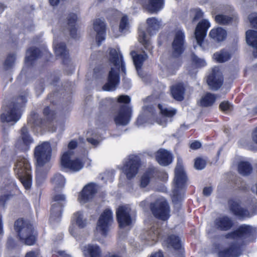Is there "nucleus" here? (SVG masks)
I'll return each mask as SVG.
<instances>
[{"instance_id":"f257e3e1","label":"nucleus","mask_w":257,"mask_h":257,"mask_svg":"<svg viewBox=\"0 0 257 257\" xmlns=\"http://www.w3.org/2000/svg\"><path fill=\"white\" fill-rule=\"evenodd\" d=\"M256 235V229L252 226L246 224L239 225L235 230L226 233L225 237L241 240V242H232L228 247L218 251V257H239L242 253L243 246L246 242L254 241Z\"/></svg>"},{"instance_id":"f03ea898","label":"nucleus","mask_w":257,"mask_h":257,"mask_svg":"<svg viewBox=\"0 0 257 257\" xmlns=\"http://www.w3.org/2000/svg\"><path fill=\"white\" fill-rule=\"evenodd\" d=\"M25 95L13 97L12 100L5 107L4 112L0 115V120L3 123L16 122L21 117L22 108L27 102Z\"/></svg>"},{"instance_id":"7ed1b4c3","label":"nucleus","mask_w":257,"mask_h":257,"mask_svg":"<svg viewBox=\"0 0 257 257\" xmlns=\"http://www.w3.org/2000/svg\"><path fill=\"white\" fill-rule=\"evenodd\" d=\"M14 229L22 243L30 246L36 242L38 233L29 220L22 218L18 219L15 222Z\"/></svg>"},{"instance_id":"20e7f679","label":"nucleus","mask_w":257,"mask_h":257,"mask_svg":"<svg viewBox=\"0 0 257 257\" xmlns=\"http://www.w3.org/2000/svg\"><path fill=\"white\" fill-rule=\"evenodd\" d=\"M175 188L173 191L172 201L178 203L182 200L187 189L188 177L185 171L183 162L181 158H177L175 169Z\"/></svg>"},{"instance_id":"39448f33","label":"nucleus","mask_w":257,"mask_h":257,"mask_svg":"<svg viewBox=\"0 0 257 257\" xmlns=\"http://www.w3.org/2000/svg\"><path fill=\"white\" fill-rule=\"evenodd\" d=\"M14 170L18 178L26 190L31 188L32 183L31 166L24 157H19L15 165Z\"/></svg>"},{"instance_id":"423d86ee","label":"nucleus","mask_w":257,"mask_h":257,"mask_svg":"<svg viewBox=\"0 0 257 257\" xmlns=\"http://www.w3.org/2000/svg\"><path fill=\"white\" fill-rule=\"evenodd\" d=\"M43 113L46 119L41 118L36 112H32L31 113L27 122L32 128L35 129L37 127L42 128L52 122L56 117V111L51 110L49 106L45 107Z\"/></svg>"},{"instance_id":"0eeeda50","label":"nucleus","mask_w":257,"mask_h":257,"mask_svg":"<svg viewBox=\"0 0 257 257\" xmlns=\"http://www.w3.org/2000/svg\"><path fill=\"white\" fill-rule=\"evenodd\" d=\"M34 156L37 165L40 167H43L51 158L52 148L50 143L43 142L37 146L34 149Z\"/></svg>"},{"instance_id":"6e6552de","label":"nucleus","mask_w":257,"mask_h":257,"mask_svg":"<svg viewBox=\"0 0 257 257\" xmlns=\"http://www.w3.org/2000/svg\"><path fill=\"white\" fill-rule=\"evenodd\" d=\"M185 34L182 30L175 32L173 40L171 43V56L173 58H180L186 50Z\"/></svg>"},{"instance_id":"1a4fd4ad","label":"nucleus","mask_w":257,"mask_h":257,"mask_svg":"<svg viewBox=\"0 0 257 257\" xmlns=\"http://www.w3.org/2000/svg\"><path fill=\"white\" fill-rule=\"evenodd\" d=\"M150 208L154 217L158 219L166 221L170 216V206L166 200H157L151 203Z\"/></svg>"},{"instance_id":"9d476101","label":"nucleus","mask_w":257,"mask_h":257,"mask_svg":"<svg viewBox=\"0 0 257 257\" xmlns=\"http://www.w3.org/2000/svg\"><path fill=\"white\" fill-rule=\"evenodd\" d=\"M141 166L140 159L136 156H133L128 158L122 167L123 172L128 180L134 178L138 174Z\"/></svg>"},{"instance_id":"9b49d317","label":"nucleus","mask_w":257,"mask_h":257,"mask_svg":"<svg viewBox=\"0 0 257 257\" xmlns=\"http://www.w3.org/2000/svg\"><path fill=\"white\" fill-rule=\"evenodd\" d=\"M113 221V214L109 209H105L100 214L97 222L96 229L103 235H106Z\"/></svg>"},{"instance_id":"f8f14e48","label":"nucleus","mask_w":257,"mask_h":257,"mask_svg":"<svg viewBox=\"0 0 257 257\" xmlns=\"http://www.w3.org/2000/svg\"><path fill=\"white\" fill-rule=\"evenodd\" d=\"M162 176L163 178H168V174L165 171H161L154 167H149L143 173L140 179V186L142 188L146 187L150 183L151 179L155 177Z\"/></svg>"},{"instance_id":"ddd939ff","label":"nucleus","mask_w":257,"mask_h":257,"mask_svg":"<svg viewBox=\"0 0 257 257\" xmlns=\"http://www.w3.org/2000/svg\"><path fill=\"white\" fill-rule=\"evenodd\" d=\"M208 85L214 90H218L223 85L224 77L222 73L218 67H214L208 75L206 79Z\"/></svg>"},{"instance_id":"4468645a","label":"nucleus","mask_w":257,"mask_h":257,"mask_svg":"<svg viewBox=\"0 0 257 257\" xmlns=\"http://www.w3.org/2000/svg\"><path fill=\"white\" fill-rule=\"evenodd\" d=\"M132 116V109L127 105H121L113 118L116 125H126L130 121Z\"/></svg>"},{"instance_id":"2eb2a0df","label":"nucleus","mask_w":257,"mask_h":257,"mask_svg":"<svg viewBox=\"0 0 257 257\" xmlns=\"http://www.w3.org/2000/svg\"><path fill=\"white\" fill-rule=\"evenodd\" d=\"M71 154L68 152H65L61 159L62 166L74 172H77L81 170L84 166L82 161L76 158L74 160H71Z\"/></svg>"},{"instance_id":"dca6fc26","label":"nucleus","mask_w":257,"mask_h":257,"mask_svg":"<svg viewBox=\"0 0 257 257\" xmlns=\"http://www.w3.org/2000/svg\"><path fill=\"white\" fill-rule=\"evenodd\" d=\"M143 9L150 14H157L165 6V0H138Z\"/></svg>"},{"instance_id":"f3484780","label":"nucleus","mask_w":257,"mask_h":257,"mask_svg":"<svg viewBox=\"0 0 257 257\" xmlns=\"http://www.w3.org/2000/svg\"><path fill=\"white\" fill-rule=\"evenodd\" d=\"M97 191L96 184L94 183H89L84 186L79 193L78 200L80 203H86L94 198Z\"/></svg>"},{"instance_id":"a211bd4d","label":"nucleus","mask_w":257,"mask_h":257,"mask_svg":"<svg viewBox=\"0 0 257 257\" xmlns=\"http://www.w3.org/2000/svg\"><path fill=\"white\" fill-rule=\"evenodd\" d=\"M119 71L118 69L115 70L113 67L111 68L108 74L107 82L102 86L103 90L110 91L116 89L120 82Z\"/></svg>"},{"instance_id":"6ab92c4d","label":"nucleus","mask_w":257,"mask_h":257,"mask_svg":"<svg viewBox=\"0 0 257 257\" xmlns=\"http://www.w3.org/2000/svg\"><path fill=\"white\" fill-rule=\"evenodd\" d=\"M117 221L120 228L129 226L132 224V220L128 208L125 206H119L116 211Z\"/></svg>"},{"instance_id":"aec40b11","label":"nucleus","mask_w":257,"mask_h":257,"mask_svg":"<svg viewBox=\"0 0 257 257\" xmlns=\"http://www.w3.org/2000/svg\"><path fill=\"white\" fill-rule=\"evenodd\" d=\"M210 27V23L205 19L202 20L197 25L195 31V37L199 45L201 46L202 44Z\"/></svg>"},{"instance_id":"412c9836","label":"nucleus","mask_w":257,"mask_h":257,"mask_svg":"<svg viewBox=\"0 0 257 257\" xmlns=\"http://www.w3.org/2000/svg\"><path fill=\"white\" fill-rule=\"evenodd\" d=\"M52 201L56 202L53 204L51 208V214L54 216L60 217L63 208L65 204L66 197L62 194H57L52 197Z\"/></svg>"},{"instance_id":"4be33fe9","label":"nucleus","mask_w":257,"mask_h":257,"mask_svg":"<svg viewBox=\"0 0 257 257\" xmlns=\"http://www.w3.org/2000/svg\"><path fill=\"white\" fill-rule=\"evenodd\" d=\"M215 228L221 231H227L230 230L234 226L232 219L227 215H223L217 217L214 221Z\"/></svg>"},{"instance_id":"5701e85b","label":"nucleus","mask_w":257,"mask_h":257,"mask_svg":"<svg viewBox=\"0 0 257 257\" xmlns=\"http://www.w3.org/2000/svg\"><path fill=\"white\" fill-rule=\"evenodd\" d=\"M155 159L160 165L167 166L172 163L173 156L169 151L161 148L156 152Z\"/></svg>"},{"instance_id":"b1692460","label":"nucleus","mask_w":257,"mask_h":257,"mask_svg":"<svg viewBox=\"0 0 257 257\" xmlns=\"http://www.w3.org/2000/svg\"><path fill=\"white\" fill-rule=\"evenodd\" d=\"M93 29L96 32V40L98 46L105 39L106 24L101 19H96L93 22Z\"/></svg>"},{"instance_id":"393cba45","label":"nucleus","mask_w":257,"mask_h":257,"mask_svg":"<svg viewBox=\"0 0 257 257\" xmlns=\"http://www.w3.org/2000/svg\"><path fill=\"white\" fill-rule=\"evenodd\" d=\"M56 56L62 59V63L64 65H68L70 62L69 51L67 49L64 42L58 43L54 47Z\"/></svg>"},{"instance_id":"a878e982","label":"nucleus","mask_w":257,"mask_h":257,"mask_svg":"<svg viewBox=\"0 0 257 257\" xmlns=\"http://www.w3.org/2000/svg\"><path fill=\"white\" fill-rule=\"evenodd\" d=\"M228 204L230 210L232 213L240 218L249 217V212L247 209L242 208L240 204L236 202L233 199H230L228 200Z\"/></svg>"},{"instance_id":"bb28decb","label":"nucleus","mask_w":257,"mask_h":257,"mask_svg":"<svg viewBox=\"0 0 257 257\" xmlns=\"http://www.w3.org/2000/svg\"><path fill=\"white\" fill-rule=\"evenodd\" d=\"M186 88L182 82H178L170 87L172 97L178 101H182L184 99Z\"/></svg>"},{"instance_id":"cd10ccee","label":"nucleus","mask_w":257,"mask_h":257,"mask_svg":"<svg viewBox=\"0 0 257 257\" xmlns=\"http://www.w3.org/2000/svg\"><path fill=\"white\" fill-rule=\"evenodd\" d=\"M77 16L76 14L70 13L67 17V25L69 27V34L72 38L77 40L80 36L77 35V29L76 27L77 21Z\"/></svg>"},{"instance_id":"c85d7f7f","label":"nucleus","mask_w":257,"mask_h":257,"mask_svg":"<svg viewBox=\"0 0 257 257\" xmlns=\"http://www.w3.org/2000/svg\"><path fill=\"white\" fill-rule=\"evenodd\" d=\"M83 252L85 257H102V251L97 244H88L84 246Z\"/></svg>"},{"instance_id":"c756f323","label":"nucleus","mask_w":257,"mask_h":257,"mask_svg":"<svg viewBox=\"0 0 257 257\" xmlns=\"http://www.w3.org/2000/svg\"><path fill=\"white\" fill-rule=\"evenodd\" d=\"M209 36L214 41L221 42L224 41L227 37L226 31L221 27L212 29L209 32Z\"/></svg>"},{"instance_id":"7c9ffc66","label":"nucleus","mask_w":257,"mask_h":257,"mask_svg":"<svg viewBox=\"0 0 257 257\" xmlns=\"http://www.w3.org/2000/svg\"><path fill=\"white\" fill-rule=\"evenodd\" d=\"M238 173L243 176H248L253 172V167L250 163L246 161H240L237 164Z\"/></svg>"},{"instance_id":"2f4dec72","label":"nucleus","mask_w":257,"mask_h":257,"mask_svg":"<svg viewBox=\"0 0 257 257\" xmlns=\"http://www.w3.org/2000/svg\"><path fill=\"white\" fill-rule=\"evenodd\" d=\"M29 54L25 58V63L30 65H32L34 61L37 60L41 55V51L36 47H30L27 51Z\"/></svg>"},{"instance_id":"473e14b6","label":"nucleus","mask_w":257,"mask_h":257,"mask_svg":"<svg viewBox=\"0 0 257 257\" xmlns=\"http://www.w3.org/2000/svg\"><path fill=\"white\" fill-rule=\"evenodd\" d=\"M245 35L247 44L255 50L254 55L257 56V31L248 30L246 32Z\"/></svg>"},{"instance_id":"72a5a7b5","label":"nucleus","mask_w":257,"mask_h":257,"mask_svg":"<svg viewBox=\"0 0 257 257\" xmlns=\"http://www.w3.org/2000/svg\"><path fill=\"white\" fill-rule=\"evenodd\" d=\"M231 53L225 49H222L218 52H215L213 55L215 61L219 63H224L230 59Z\"/></svg>"},{"instance_id":"f704fd0d","label":"nucleus","mask_w":257,"mask_h":257,"mask_svg":"<svg viewBox=\"0 0 257 257\" xmlns=\"http://www.w3.org/2000/svg\"><path fill=\"white\" fill-rule=\"evenodd\" d=\"M166 242L169 247H171L175 250H178L181 248L182 244L180 238L176 235H169L166 239Z\"/></svg>"},{"instance_id":"c9c22d12","label":"nucleus","mask_w":257,"mask_h":257,"mask_svg":"<svg viewBox=\"0 0 257 257\" xmlns=\"http://www.w3.org/2000/svg\"><path fill=\"white\" fill-rule=\"evenodd\" d=\"M131 54L133 57L134 64L137 70L140 69L144 62L147 59L148 55L144 52L143 54H137L136 52L133 51L131 52Z\"/></svg>"},{"instance_id":"e433bc0d","label":"nucleus","mask_w":257,"mask_h":257,"mask_svg":"<svg viewBox=\"0 0 257 257\" xmlns=\"http://www.w3.org/2000/svg\"><path fill=\"white\" fill-rule=\"evenodd\" d=\"M216 100V96L214 94L207 92L200 99V105L202 107H207L212 106Z\"/></svg>"},{"instance_id":"4c0bfd02","label":"nucleus","mask_w":257,"mask_h":257,"mask_svg":"<svg viewBox=\"0 0 257 257\" xmlns=\"http://www.w3.org/2000/svg\"><path fill=\"white\" fill-rule=\"evenodd\" d=\"M109 61L111 62L117 69H119L120 55L122 54L118 53L114 48H110L109 52Z\"/></svg>"},{"instance_id":"58836bf2","label":"nucleus","mask_w":257,"mask_h":257,"mask_svg":"<svg viewBox=\"0 0 257 257\" xmlns=\"http://www.w3.org/2000/svg\"><path fill=\"white\" fill-rule=\"evenodd\" d=\"M21 138L23 141V144L26 146L28 150L30 145L33 143V140L30 136L27 127L25 126L22 127L21 130Z\"/></svg>"},{"instance_id":"ea45409f","label":"nucleus","mask_w":257,"mask_h":257,"mask_svg":"<svg viewBox=\"0 0 257 257\" xmlns=\"http://www.w3.org/2000/svg\"><path fill=\"white\" fill-rule=\"evenodd\" d=\"M138 40L147 50L149 51H152L153 47L150 40L147 39L146 34L145 31H142L139 33Z\"/></svg>"},{"instance_id":"a19ab883","label":"nucleus","mask_w":257,"mask_h":257,"mask_svg":"<svg viewBox=\"0 0 257 257\" xmlns=\"http://www.w3.org/2000/svg\"><path fill=\"white\" fill-rule=\"evenodd\" d=\"M147 23L148 25L147 31L150 34H152V30L156 31L160 28V23L155 17L148 18L147 20Z\"/></svg>"},{"instance_id":"79ce46f5","label":"nucleus","mask_w":257,"mask_h":257,"mask_svg":"<svg viewBox=\"0 0 257 257\" xmlns=\"http://www.w3.org/2000/svg\"><path fill=\"white\" fill-rule=\"evenodd\" d=\"M214 19L216 23L221 25H228L233 21L232 17L223 14L216 15Z\"/></svg>"},{"instance_id":"37998d69","label":"nucleus","mask_w":257,"mask_h":257,"mask_svg":"<svg viewBox=\"0 0 257 257\" xmlns=\"http://www.w3.org/2000/svg\"><path fill=\"white\" fill-rule=\"evenodd\" d=\"M74 220L79 228H83L86 226V220L83 219V214L81 212L77 211L74 213Z\"/></svg>"},{"instance_id":"c03bdc74","label":"nucleus","mask_w":257,"mask_h":257,"mask_svg":"<svg viewBox=\"0 0 257 257\" xmlns=\"http://www.w3.org/2000/svg\"><path fill=\"white\" fill-rule=\"evenodd\" d=\"M158 107L160 110V114L163 116L172 117L176 113L175 109H169L167 108H164L160 103L158 104Z\"/></svg>"},{"instance_id":"a18cd8bd","label":"nucleus","mask_w":257,"mask_h":257,"mask_svg":"<svg viewBox=\"0 0 257 257\" xmlns=\"http://www.w3.org/2000/svg\"><path fill=\"white\" fill-rule=\"evenodd\" d=\"M16 55L15 54H9L4 62V67L6 70H8L12 68L15 60Z\"/></svg>"},{"instance_id":"49530a36","label":"nucleus","mask_w":257,"mask_h":257,"mask_svg":"<svg viewBox=\"0 0 257 257\" xmlns=\"http://www.w3.org/2000/svg\"><path fill=\"white\" fill-rule=\"evenodd\" d=\"M219 110L226 113L227 111H231L233 109V105L230 103L228 101H223L219 105Z\"/></svg>"},{"instance_id":"de8ad7c7","label":"nucleus","mask_w":257,"mask_h":257,"mask_svg":"<svg viewBox=\"0 0 257 257\" xmlns=\"http://www.w3.org/2000/svg\"><path fill=\"white\" fill-rule=\"evenodd\" d=\"M206 165V162L205 160L203 159L201 157H197L194 160V168L198 170H201L203 169Z\"/></svg>"},{"instance_id":"09e8293b","label":"nucleus","mask_w":257,"mask_h":257,"mask_svg":"<svg viewBox=\"0 0 257 257\" xmlns=\"http://www.w3.org/2000/svg\"><path fill=\"white\" fill-rule=\"evenodd\" d=\"M13 195L7 193L0 196V207L5 208L7 202L12 198Z\"/></svg>"},{"instance_id":"8fccbe9b","label":"nucleus","mask_w":257,"mask_h":257,"mask_svg":"<svg viewBox=\"0 0 257 257\" xmlns=\"http://www.w3.org/2000/svg\"><path fill=\"white\" fill-rule=\"evenodd\" d=\"M192 61L197 67H203L206 65V63L204 60L198 58L194 54L192 55Z\"/></svg>"},{"instance_id":"3c124183","label":"nucleus","mask_w":257,"mask_h":257,"mask_svg":"<svg viewBox=\"0 0 257 257\" xmlns=\"http://www.w3.org/2000/svg\"><path fill=\"white\" fill-rule=\"evenodd\" d=\"M51 182L57 185H63L65 183V178L61 174L57 173L51 179Z\"/></svg>"},{"instance_id":"603ef678","label":"nucleus","mask_w":257,"mask_h":257,"mask_svg":"<svg viewBox=\"0 0 257 257\" xmlns=\"http://www.w3.org/2000/svg\"><path fill=\"white\" fill-rule=\"evenodd\" d=\"M128 19L126 15H124L120 19L119 29L120 32H123L128 26Z\"/></svg>"},{"instance_id":"864d4df0","label":"nucleus","mask_w":257,"mask_h":257,"mask_svg":"<svg viewBox=\"0 0 257 257\" xmlns=\"http://www.w3.org/2000/svg\"><path fill=\"white\" fill-rule=\"evenodd\" d=\"M148 235L150 236L149 237V239L157 242L159 238L160 234L157 230L153 231L152 229L149 230Z\"/></svg>"},{"instance_id":"5fc2aeb1","label":"nucleus","mask_w":257,"mask_h":257,"mask_svg":"<svg viewBox=\"0 0 257 257\" xmlns=\"http://www.w3.org/2000/svg\"><path fill=\"white\" fill-rule=\"evenodd\" d=\"M17 243L16 241L12 237L8 239L7 242V247L8 249H12L16 247Z\"/></svg>"},{"instance_id":"6e6d98bb","label":"nucleus","mask_w":257,"mask_h":257,"mask_svg":"<svg viewBox=\"0 0 257 257\" xmlns=\"http://www.w3.org/2000/svg\"><path fill=\"white\" fill-rule=\"evenodd\" d=\"M119 103L128 104L131 101V98L128 95H121L117 98Z\"/></svg>"},{"instance_id":"4d7b16f0","label":"nucleus","mask_w":257,"mask_h":257,"mask_svg":"<svg viewBox=\"0 0 257 257\" xmlns=\"http://www.w3.org/2000/svg\"><path fill=\"white\" fill-rule=\"evenodd\" d=\"M195 15L193 19V21L196 22L203 17V13L200 9H196L195 10Z\"/></svg>"},{"instance_id":"13d9d810","label":"nucleus","mask_w":257,"mask_h":257,"mask_svg":"<svg viewBox=\"0 0 257 257\" xmlns=\"http://www.w3.org/2000/svg\"><path fill=\"white\" fill-rule=\"evenodd\" d=\"M248 19L252 27L257 29V16L253 17L252 15H249Z\"/></svg>"},{"instance_id":"bf43d9fd","label":"nucleus","mask_w":257,"mask_h":257,"mask_svg":"<svg viewBox=\"0 0 257 257\" xmlns=\"http://www.w3.org/2000/svg\"><path fill=\"white\" fill-rule=\"evenodd\" d=\"M201 147V144L198 141H194L190 145V148L192 150H197Z\"/></svg>"},{"instance_id":"052dcab7","label":"nucleus","mask_w":257,"mask_h":257,"mask_svg":"<svg viewBox=\"0 0 257 257\" xmlns=\"http://www.w3.org/2000/svg\"><path fill=\"white\" fill-rule=\"evenodd\" d=\"M212 191L213 189L212 187H205L203 188V194L205 196H209L211 194Z\"/></svg>"},{"instance_id":"680f3d73","label":"nucleus","mask_w":257,"mask_h":257,"mask_svg":"<svg viewBox=\"0 0 257 257\" xmlns=\"http://www.w3.org/2000/svg\"><path fill=\"white\" fill-rule=\"evenodd\" d=\"M120 68L121 71L124 73V75L126 74V69L125 64L123 59L122 55H120V61L119 68Z\"/></svg>"},{"instance_id":"e2e57ef3","label":"nucleus","mask_w":257,"mask_h":257,"mask_svg":"<svg viewBox=\"0 0 257 257\" xmlns=\"http://www.w3.org/2000/svg\"><path fill=\"white\" fill-rule=\"evenodd\" d=\"M77 142L76 141L72 140L71 141L68 145V147L70 150H74L77 147Z\"/></svg>"},{"instance_id":"0e129e2a","label":"nucleus","mask_w":257,"mask_h":257,"mask_svg":"<svg viewBox=\"0 0 257 257\" xmlns=\"http://www.w3.org/2000/svg\"><path fill=\"white\" fill-rule=\"evenodd\" d=\"M86 141L89 143L92 144L94 146H97L99 144V141L97 140L93 139L92 138H86Z\"/></svg>"},{"instance_id":"69168bd1","label":"nucleus","mask_w":257,"mask_h":257,"mask_svg":"<svg viewBox=\"0 0 257 257\" xmlns=\"http://www.w3.org/2000/svg\"><path fill=\"white\" fill-rule=\"evenodd\" d=\"M25 257H39L38 253L35 251H30L26 253Z\"/></svg>"},{"instance_id":"338daca9","label":"nucleus","mask_w":257,"mask_h":257,"mask_svg":"<svg viewBox=\"0 0 257 257\" xmlns=\"http://www.w3.org/2000/svg\"><path fill=\"white\" fill-rule=\"evenodd\" d=\"M251 136L253 142L257 144V126L255 127L252 131Z\"/></svg>"},{"instance_id":"774afa93","label":"nucleus","mask_w":257,"mask_h":257,"mask_svg":"<svg viewBox=\"0 0 257 257\" xmlns=\"http://www.w3.org/2000/svg\"><path fill=\"white\" fill-rule=\"evenodd\" d=\"M151 257H164V256L163 251L159 250L158 252L152 254Z\"/></svg>"}]
</instances>
